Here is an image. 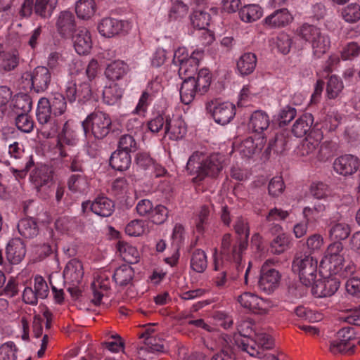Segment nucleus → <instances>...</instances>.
Masks as SVG:
<instances>
[{
    "instance_id": "nucleus-1",
    "label": "nucleus",
    "mask_w": 360,
    "mask_h": 360,
    "mask_svg": "<svg viewBox=\"0 0 360 360\" xmlns=\"http://www.w3.org/2000/svg\"><path fill=\"white\" fill-rule=\"evenodd\" d=\"M225 156L219 153L205 155L202 152L195 151L188 158L186 170L193 176V181L198 183L207 176L217 177L225 166Z\"/></svg>"
},
{
    "instance_id": "nucleus-2",
    "label": "nucleus",
    "mask_w": 360,
    "mask_h": 360,
    "mask_svg": "<svg viewBox=\"0 0 360 360\" xmlns=\"http://www.w3.org/2000/svg\"><path fill=\"white\" fill-rule=\"evenodd\" d=\"M212 76L208 69L202 68L196 77L182 82L180 89L181 101L186 105L190 104L197 94L203 95L209 89Z\"/></svg>"
},
{
    "instance_id": "nucleus-3",
    "label": "nucleus",
    "mask_w": 360,
    "mask_h": 360,
    "mask_svg": "<svg viewBox=\"0 0 360 360\" xmlns=\"http://www.w3.org/2000/svg\"><path fill=\"white\" fill-rule=\"evenodd\" d=\"M86 136H93L95 139H103L110 131L112 120L108 114L94 110L82 123Z\"/></svg>"
},
{
    "instance_id": "nucleus-4",
    "label": "nucleus",
    "mask_w": 360,
    "mask_h": 360,
    "mask_svg": "<svg viewBox=\"0 0 360 360\" xmlns=\"http://www.w3.org/2000/svg\"><path fill=\"white\" fill-rule=\"evenodd\" d=\"M292 269L299 274L301 283L305 286H311L315 283L317 276V260L307 253H297Z\"/></svg>"
},
{
    "instance_id": "nucleus-5",
    "label": "nucleus",
    "mask_w": 360,
    "mask_h": 360,
    "mask_svg": "<svg viewBox=\"0 0 360 360\" xmlns=\"http://www.w3.org/2000/svg\"><path fill=\"white\" fill-rule=\"evenodd\" d=\"M206 110L214 120L221 125L229 123L236 115V106L229 102H221L218 98L206 103Z\"/></svg>"
},
{
    "instance_id": "nucleus-6",
    "label": "nucleus",
    "mask_w": 360,
    "mask_h": 360,
    "mask_svg": "<svg viewBox=\"0 0 360 360\" xmlns=\"http://www.w3.org/2000/svg\"><path fill=\"white\" fill-rule=\"evenodd\" d=\"M137 214L143 217L149 219L153 224H162L167 219L168 210L162 205H154L148 199H142L136 206Z\"/></svg>"
},
{
    "instance_id": "nucleus-7",
    "label": "nucleus",
    "mask_w": 360,
    "mask_h": 360,
    "mask_svg": "<svg viewBox=\"0 0 360 360\" xmlns=\"http://www.w3.org/2000/svg\"><path fill=\"white\" fill-rule=\"evenodd\" d=\"M237 330L239 336L233 339V344L243 351L248 348L252 354L257 355V353L252 347L256 344L253 337L258 330L255 327L254 323L249 319L243 320L238 323Z\"/></svg>"
},
{
    "instance_id": "nucleus-8",
    "label": "nucleus",
    "mask_w": 360,
    "mask_h": 360,
    "mask_svg": "<svg viewBox=\"0 0 360 360\" xmlns=\"http://www.w3.org/2000/svg\"><path fill=\"white\" fill-rule=\"evenodd\" d=\"M51 101L46 98H41L37 104V120L44 129H48L49 134H54L60 128L58 121L52 117Z\"/></svg>"
},
{
    "instance_id": "nucleus-9",
    "label": "nucleus",
    "mask_w": 360,
    "mask_h": 360,
    "mask_svg": "<svg viewBox=\"0 0 360 360\" xmlns=\"http://www.w3.org/2000/svg\"><path fill=\"white\" fill-rule=\"evenodd\" d=\"M354 328L352 326L343 327L337 333L336 340L330 343V350L333 354L343 353L351 354L354 352V345L350 341L355 339Z\"/></svg>"
},
{
    "instance_id": "nucleus-10",
    "label": "nucleus",
    "mask_w": 360,
    "mask_h": 360,
    "mask_svg": "<svg viewBox=\"0 0 360 360\" xmlns=\"http://www.w3.org/2000/svg\"><path fill=\"white\" fill-rule=\"evenodd\" d=\"M280 279L278 271L270 268L269 262H266L261 268L258 287L261 290L269 294L278 288Z\"/></svg>"
},
{
    "instance_id": "nucleus-11",
    "label": "nucleus",
    "mask_w": 360,
    "mask_h": 360,
    "mask_svg": "<svg viewBox=\"0 0 360 360\" xmlns=\"http://www.w3.org/2000/svg\"><path fill=\"white\" fill-rule=\"evenodd\" d=\"M26 79L31 82L32 89L37 93L46 91L51 81V73L44 66H38L31 72L26 73Z\"/></svg>"
},
{
    "instance_id": "nucleus-12",
    "label": "nucleus",
    "mask_w": 360,
    "mask_h": 360,
    "mask_svg": "<svg viewBox=\"0 0 360 360\" xmlns=\"http://www.w3.org/2000/svg\"><path fill=\"white\" fill-rule=\"evenodd\" d=\"M238 301L243 308L257 314L267 313L270 307L269 302L267 300L248 292L238 296Z\"/></svg>"
},
{
    "instance_id": "nucleus-13",
    "label": "nucleus",
    "mask_w": 360,
    "mask_h": 360,
    "mask_svg": "<svg viewBox=\"0 0 360 360\" xmlns=\"http://www.w3.org/2000/svg\"><path fill=\"white\" fill-rule=\"evenodd\" d=\"M203 51H194L191 54L188 60L176 65L179 66V76L183 80V82L191 79L195 75L200 61L203 58Z\"/></svg>"
},
{
    "instance_id": "nucleus-14",
    "label": "nucleus",
    "mask_w": 360,
    "mask_h": 360,
    "mask_svg": "<svg viewBox=\"0 0 360 360\" xmlns=\"http://www.w3.org/2000/svg\"><path fill=\"white\" fill-rule=\"evenodd\" d=\"M65 96L70 103L77 101L79 103H84L92 96L89 82H84L78 86L75 83H68L65 89Z\"/></svg>"
},
{
    "instance_id": "nucleus-15",
    "label": "nucleus",
    "mask_w": 360,
    "mask_h": 360,
    "mask_svg": "<svg viewBox=\"0 0 360 360\" xmlns=\"http://www.w3.org/2000/svg\"><path fill=\"white\" fill-rule=\"evenodd\" d=\"M293 20V17L290 11L285 8L275 10L267 15L262 21L265 29H279L288 25Z\"/></svg>"
},
{
    "instance_id": "nucleus-16",
    "label": "nucleus",
    "mask_w": 360,
    "mask_h": 360,
    "mask_svg": "<svg viewBox=\"0 0 360 360\" xmlns=\"http://www.w3.org/2000/svg\"><path fill=\"white\" fill-rule=\"evenodd\" d=\"M84 276V269L82 262L77 259L70 260L63 273V285H78L82 280Z\"/></svg>"
},
{
    "instance_id": "nucleus-17",
    "label": "nucleus",
    "mask_w": 360,
    "mask_h": 360,
    "mask_svg": "<svg viewBox=\"0 0 360 360\" xmlns=\"http://www.w3.org/2000/svg\"><path fill=\"white\" fill-rule=\"evenodd\" d=\"M359 162L352 155H344L337 158L333 162L334 170L342 176L352 175L359 168Z\"/></svg>"
},
{
    "instance_id": "nucleus-18",
    "label": "nucleus",
    "mask_w": 360,
    "mask_h": 360,
    "mask_svg": "<svg viewBox=\"0 0 360 360\" xmlns=\"http://www.w3.org/2000/svg\"><path fill=\"white\" fill-rule=\"evenodd\" d=\"M58 34L64 38L70 37L76 30L75 17L68 11L60 13L56 23Z\"/></svg>"
},
{
    "instance_id": "nucleus-19",
    "label": "nucleus",
    "mask_w": 360,
    "mask_h": 360,
    "mask_svg": "<svg viewBox=\"0 0 360 360\" xmlns=\"http://www.w3.org/2000/svg\"><path fill=\"white\" fill-rule=\"evenodd\" d=\"M314 123V117L310 113H304L292 125V133L296 137H304L309 133L310 137L313 136V134H317L315 130V127H312Z\"/></svg>"
},
{
    "instance_id": "nucleus-20",
    "label": "nucleus",
    "mask_w": 360,
    "mask_h": 360,
    "mask_svg": "<svg viewBox=\"0 0 360 360\" xmlns=\"http://www.w3.org/2000/svg\"><path fill=\"white\" fill-rule=\"evenodd\" d=\"M253 338L256 344L252 347L257 353V355L252 354L248 348L244 351L248 353L251 356L262 359L264 356V351L271 349L274 346V340L272 337L263 330H257Z\"/></svg>"
},
{
    "instance_id": "nucleus-21",
    "label": "nucleus",
    "mask_w": 360,
    "mask_h": 360,
    "mask_svg": "<svg viewBox=\"0 0 360 360\" xmlns=\"http://www.w3.org/2000/svg\"><path fill=\"white\" fill-rule=\"evenodd\" d=\"M187 128L181 117H166L165 133L172 140L182 139L186 134Z\"/></svg>"
},
{
    "instance_id": "nucleus-22",
    "label": "nucleus",
    "mask_w": 360,
    "mask_h": 360,
    "mask_svg": "<svg viewBox=\"0 0 360 360\" xmlns=\"http://www.w3.org/2000/svg\"><path fill=\"white\" fill-rule=\"evenodd\" d=\"M220 350L210 360H236L233 338L228 334H221L219 338Z\"/></svg>"
},
{
    "instance_id": "nucleus-23",
    "label": "nucleus",
    "mask_w": 360,
    "mask_h": 360,
    "mask_svg": "<svg viewBox=\"0 0 360 360\" xmlns=\"http://www.w3.org/2000/svg\"><path fill=\"white\" fill-rule=\"evenodd\" d=\"M0 39V74L14 70L19 65L20 55L17 50L5 51Z\"/></svg>"
},
{
    "instance_id": "nucleus-24",
    "label": "nucleus",
    "mask_w": 360,
    "mask_h": 360,
    "mask_svg": "<svg viewBox=\"0 0 360 360\" xmlns=\"http://www.w3.org/2000/svg\"><path fill=\"white\" fill-rule=\"evenodd\" d=\"M73 44L76 52L79 55L88 54L92 48L90 32L86 28H81L72 36Z\"/></svg>"
},
{
    "instance_id": "nucleus-25",
    "label": "nucleus",
    "mask_w": 360,
    "mask_h": 360,
    "mask_svg": "<svg viewBox=\"0 0 360 360\" xmlns=\"http://www.w3.org/2000/svg\"><path fill=\"white\" fill-rule=\"evenodd\" d=\"M313 290L319 297H330L335 294L340 287V281L336 278H325L323 280H315Z\"/></svg>"
},
{
    "instance_id": "nucleus-26",
    "label": "nucleus",
    "mask_w": 360,
    "mask_h": 360,
    "mask_svg": "<svg viewBox=\"0 0 360 360\" xmlns=\"http://www.w3.org/2000/svg\"><path fill=\"white\" fill-rule=\"evenodd\" d=\"M25 245L20 238L11 240L6 248V255L11 264H18L25 256Z\"/></svg>"
},
{
    "instance_id": "nucleus-27",
    "label": "nucleus",
    "mask_w": 360,
    "mask_h": 360,
    "mask_svg": "<svg viewBox=\"0 0 360 360\" xmlns=\"http://www.w3.org/2000/svg\"><path fill=\"white\" fill-rule=\"evenodd\" d=\"M30 179L39 191L52 181V170L47 165H37L32 172Z\"/></svg>"
},
{
    "instance_id": "nucleus-28",
    "label": "nucleus",
    "mask_w": 360,
    "mask_h": 360,
    "mask_svg": "<svg viewBox=\"0 0 360 360\" xmlns=\"http://www.w3.org/2000/svg\"><path fill=\"white\" fill-rule=\"evenodd\" d=\"M264 144V136L257 139L248 137L241 142L238 150L242 156L250 158L254 154L259 153L262 150Z\"/></svg>"
},
{
    "instance_id": "nucleus-29",
    "label": "nucleus",
    "mask_w": 360,
    "mask_h": 360,
    "mask_svg": "<svg viewBox=\"0 0 360 360\" xmlns=\"http://www.w3.org/2000/svg\"><path fill=\"white\" fill-rule=\"evenodd\" d=\"M123 29L122 21L112 18H105L98 25L99 33L105 37H112L118 34Z\"/></svg>"
},
{
    "instance_id": "nucleus-30",
    "label": "nucleus",
    "mask_w": 360,
    "mask_h": 360,
    "mask_svg": "<svg viewBox=\"0 0 360 360\" xmlns=\"http://www.w3.org/2000/svg\"><path fill=\"white\" fill-rule=\"evenodd\" d=\"M114 202L105 196H98L91 203L90 209L96 214L102 217H110L114 212Z\"/></svg>"
},
{
    "instance_id": "nucleus-31",
    "label": "nucleus",
    "mask_w": 360,
    "mask_h": 360,
    "mask_svg": "<svg viewBox=\"0 0 360 360\" xmlns=\"http://www.w3.org/2000/svg\"><path fill=\"white\" fill-rule=\"evenodd\" d=\"M257 63V58L255 53H245L237 60V70L242 76L249 75L255 70Z\"/></svg>"
},
{
    "instance_id": "nucleus-32",
    "label": "nucleus",
    "mask_w": 360,
    "mask_h": 360,
    "mask_svg": "<svg viewBox=\"0 0 360 360\" xmlns=\"http://www.w3.org/2000/svg\"><path fill=\"white\" fill-rule=\"evenodd\" d=\"M248 125L252 131L262 133L269 126V117L265 112L256 110L252 114Z\"/></svg>"
},
{
    "instance_id": "nucleus-33",
    "label": "nucleus",
    "mask_w": 360,
    "mask_h": 360,
    "mask_svg": "<svg viewBox=\"0 0 360 360\" xmlns=\"http://www.w3.org/2000/svg\"><path fill=\"white\" fill-rule=\"evenodd\" d=\"M131 158L130 154L122 150H116L110 158V165L117 171H125L130 167Z\"/></svg>"
},
{
    "instance_id": "nucleus-34",
    "label": "nucleus",
    "mask_w": 360,
    "mask_h": 360,
    "mask_svg": "<svg viewBox=\"0 0 360 360\" xmlns=\"http://www.w3.org/2000/svg\"><path fill=\"white\" fill-rule=\"evenodd\" d=\"M291 247V238L286 233L276 236L270 243L269 250L274 255H281Z\"/></svg>"
},
{
    "instance_id": "nucleus-35",
    "label": "nucleus",
    "mask_w": 360,
    "mask_h": 360,
    "mask_svg": "<svg viewBox=\"0 0 360 360\" xmlns=\"http://www.w3.org/2000/svg\"><path fill=\"white\" fill-rule=\"evenodd\" d=\"M117 250L120 252L123 260L129 264H136L139 260V253L138 250L124 241H119L117 243Z\"/></svg>"
},
{
    "instance_id": "nucleus-36",
    "label": "nucleus",
    "mask_w": 360,
    "mask_h": 360,
    "mask_svg": "<svg viewBox=\"0 0 360 360\" xmlns=\"http://www.w3.org/2000/svg\"><path fill=\"white\" fill-rule=\"evenodd\" d=\"M58 0H35L34 12L43 18H49L55 8L56 7Z\"/></svg>"
},
{
    "instance_id": "nucleus-37",
    "label": "nucleus",
    "mask_w": 360,
    "mask_h": 360,
    "mask_svg": "<svg viewBox=\"0 0 360 360\" xmlns=\"http://www.w3.org/2000/svg\"><path fill=\"white\" fill-rule=\"evenodd\" d=\"M19 233L25 238H33L37 236L39 229L35 220L32 218H25L18 224Z\"/></svg>"
},
{
    "instance_id": "nucleus-38",
    "label": "nucleus",
    "mask_w": 360,
    "mask_h": 360,
    "mask_svg": "<svg viewBox=\"0 0 360 360\" xmlns=\"http://www.w3.org/2000/svg\"><path fill=\"white\" fill-rule=\"evenodd\" d=\"M191 268L197 273H202L207 266V255L201 249L194 250L191 255Z\"/></svg>"
},
{
    "instance_id": "nucleus-39",
    "label": "nucleus",
    "mask_w": 360,
    "mask_h": 360,
    "mask_svg": "<svg viewBox=\"0 0 360 360\" xmlns=\"http://www.w3.org/2000/svg\"><path fill=\"white\" fill-rule=\"evenodd\" d=\"M134 270L126 264L118 267L114 272L112 278L115 282L120 286H125L128 285L133 279Z\"/></svg>"
},
{
    "instance_id": "nucleus-40",
    "label": "nucleus",
    "mask_w": 360,
    "mask_h": 360,
    "mask_svg": "<svg viewBox=\"0 0 360 360\" xmlns=\"http://www.w3.org/2000/svg\"><path fill=\"white\" fill-rule=\"evenodd\" d=\"M127 72V66L122 61H114L108 65L105 74L106 77L112 81L122 79Z\"/></svg>"
},
{
    "instance_id": "nucleus-41",
    "label": "nucleus",
    "mask_w": 360,
    "mask_h": 360,
    "mask_svg": "<svg viewBox=\"0 0 360 360\" xmlns=\"http://www.w3.org/2000/svg\"><path fill=\"white\" fill-rule=\"evenodd\" d=\"M78 18L86 20L91 18L96 11V4L94 0H79L75 6Z\"/></svg>"
},
{
    "instance_id": "nucleus-42",
    "label": "nucleus",
    "mask_w": 360,
    "mask_h": 360,
    "mask_svg": "<svg viewBox=\"0 0 360 360\" xmlns=\"http://www.w3.org/2000/svg\"><path fill=\"white\" fill-rule=\"evenodd\" d=\"M330 41L328 35L321 33L311 43L313 55L321 58L330 48Z\"/></svg>"
},
{
    "instance_id": "nucleus-43",
    "label": "nucleus",
    "mask_w": 360,
    "mask_h": 360,
    "mask_svg": "<svg viewBox=\"0 0 360 360\" xmlns=\"http://www.w3.org/2000/svg\"><path fill=\"white\" fill-rule=\"evenodd\" d=\"M262 15V9L255 4L245 6L239 11L240 18L245 22L256 21Z\"/></svg>"
},
{
    "instance_id": "nucleus-44",
    "label": "nucleus",
    "mask_w": 360,
    "mask_h": 360,
    "mask_svg": "<svg viewBox=\"0 0 360 360\" xmlns=\"http://www.w3.org/2000/svg\"><path fill=\"white\" fill-rule=\"evenodd\" d=\"M327 206L322 202L314 203L312 207H305L303 209V214L307 222L316 221L323 217Z\"/></svg>"
},
{
    "instance_id": "nucleus-45",
    "label": "nucleus",
    "mask_w": 360,
    "mask_h": 360,
    "mask_svg": "<svg viewBox=\"0 0 360 360\" xmlns=\"http://www.w3.org/2000/svg\"><path fill=\"white\" fill-rule=\"evenodd\" d=\"M122 96V90L116 84L105 86L103 91L104 103L112 105L117 103Z\"/></svg>"
},
{
    "instance_id": "nucleus-46",
    "label": "nucleus",
    "mask_w": 360,
    "mask_h": 360,
    "mask_svg": "<svg viewBox=\"0 0 360 360\" xmlns=\"http://www.w3.org/2000/svg\"><path fill=\"white\" fill-rule=\"evenodd\" d=\"M345 262L344 257H338L333 259L323 258L321 261L320 266L328 270L330 275H336L340 271H342Z\"/></svg>"
},
{
    "instance_id": "nucleus-47",
    "label": "nucleus",
    "mask_w": 360,
    "mask_h": 360,
    "mask_svg": "<svg viewBox=\"0 0 360 360\" xmlns=\"http://www.w3.org/2000/svg\"><path fill=\"white\" fill-rule=\"evenodd\" d=\"M32 109V99L26 94L17 95L13 100V110L18 114L28 113Z\"/></svg>"
},
{
    "instance_id": "nucleus-48",
    "label": "nucleus",
    "mask_w": 360,
    "mask_h": 360,
    "mask_svg": "<svg viewBox=\"0 0 360 360\" xmlns=\"http://www.w3.org/2000/svg\"><path fill=\"white\" fill-rule=\"evenodd\" d=\"M350 227L346 223H335L332 224L329 230V236L331 240H345L350 234Z\"/></svg>"
},
{
    "instance_id": "nucleus-49",
    "label": "nucleus",
    "mask_w": 360,
    "mask_h": 360,
    "mask_svg": "<svg viewBox=\"0 0 360 360\" xmlns=\"http://www.w3.org/2000/svg\"><path fill=\"white\" fill-rule=\"evenodd\" d=\"M210 15L207 12L200 9L195 10L191 15L193 26L199 30L206 29L210 25Z\"/></svg>"
},
{
    "instance_id": "nucleus-50",
    "label": "nucleus",
    "mask_w": 360,
    "mask_h": 360,
    "mask_svg": "<svg viewBox=\"0 0 360 360\" xmlns=\"http://www.w3.org/2000/svg\"><path fill=\"white\" fill-rule=\"evenodd\" d=\"M321 33L320 29L307 23L303 24L297 30V35L311 44Z\"/></svg>"
},
{
    "instance_id": "nucleus-51",
    "label": "nucleus",
    "mask_w": 360,
    "mask_h": 360,
    "mask_svg": "<svg viewBox=\"0 0 360 360\" xmlns=\"http://www.w3.org/2000/svg\"><path fill=\"white\" fill-rule=\"evenodd\" d=\"M68 189L72 193H82L86 186L85 176L82 174H72L68 180Z\"/></svg>"
},
{
    "instance_id": "nucleus-52",
    "label": "nucleus",
    "mask_w": 360,
    "mask_h": 360,
    "mask_svg": "<svg viewBox=\"0 0 360 360\" xmlns=\"http://www.w3.org/2000/svg\"><path fill=\"white\" fill-rule=\"evenodd\" d=\"M139 145L134 136L131 134L122 135L118 141V148L122 151L127 152L129 154L135 152L138 149Z\"/></svg>"
},
{
    "instance_id": "nucleus-53",
    "label": "nucleus",
    "mask_w": 360,
    "mask_h": 360,
    "mask_svg": "<svg viewBox=\"0 0 360 360\" xmlns=\"http://www.w3.org/2000/svg\"><path fill=\"white\" fill-rule=\"evenodd\" d=\"M15 122L17 128L24 133H30L34 129V121L28 113L18 114Z\"/></svg>"
},
{
    "instance_id": "nucleus-54",
    "label": "nucleus",
    "mask_w": 360,
    "mask_h": 360,
    "mask_svg": "<svg viewBox=\"0 0 360 360\" xmlns=\"http://www.w3.org/2000/svg\"><path fill=\"white\" fill-rule=\"evenodd\" d=\"M188 7L182 1L176 0L173 2L169 13L170 20H176L184 18L188 13Z\"/></svg>"
},
{
    "instance_id": "nucleus-55",
    "label": "nucleus",
    "mask_w": 360,
    "mask_h": 360,
    "mask_svg": "<svg viewBox=\"0 0 360 360\" xmlns=\"http://www.w3.org/2000/svg\"><path fill=\"white\" fill-rule=\"evenodd\" d=\"M342 16L347 22H355L360 19V6L351 4L342 10Z\"/></svg>"
},
{
    "instance_id": "nucleus-56",
    "label": "nucleus",
    "mask_w": 360,
    "mask_h": 360,
    "mask_svg": "<svg viewBox=\"0 0 360 360\" xmlns=\"http://www.w3.org/2000/svg\"><path fill=\"white\" fill-rule=\"evenodd\" d=\"M343 84L335 75L330 77L326 86V93L329 98H335L342 91Z\"/></svg>"
},
{
    "instance_id": "nucleus-57",
    "label": "nucleus",
    "mask_w": 360,
    "mask_h": 360,
    "mask_svg": "<svg viewBox=\"0 0 360 360\" xmlns=\"http://www.w3.org/2000/svg\"><path fill=\"white\" fill-rule=\"evenodd\" d=\"M18 348L13 342L9 341L0 346V360H16Z\"/></svg>"
},
{
    "instance_id": "nucleus-58",
    "label": "nucleus",
    "mask_w": 360,
    "mask_h": 360,
    "mask_svg": "<svg viewBox=\"0 0 360 360\" xmlns=\"http://www.w3.org/2000/svg\"><path fill=\"white\" fill-rule=\"evenodd\" d=\"M146 347H141V350L147 352L159 353L164 352L163 341L160 338L148 336L145 340Z\"/></svg>"
},
{
    "instance_id": "nucleus-59",
    "label": "nucleus",
    "mask_w": 360,
    "mask_h": 360,
    "mask_svg": "<svg viewBox=\"0 0 360 360\" xmlns=\"http://www.w3.org/2000/svg\"><path fill=\"white\" fill-rule=\"evenodd\" d=\"M58 145H60V155L63 158H68V154L65 148V146H72L77 143V139H75L73 132L65 134H58Z\"/></svg>"
},
{
    "instance_id": "nucleus-60",
    "label": "nucleus",
    "mask_w": 360,
    "mask_h": 360,
    "mask_svg": "<svg viewBox=\"0 0 360 360\" xmlns=\"http://www.w3.org/2000/svg\"><path fill=\"white\" fill-rule=\"evenodd\" d=\"M312 137H314L316 139L314 142H311L309 139H306L302 144L300 148V153L302 155H309L314 153L319 146L318 142L322 139L323 135L321 131H317V134L313 135Z\"/></svg>"
},
{
    "instance_id": "nucleus-61",
    "label": "nucleus",
    "mask_w": 360,
    "mask_h": 360,
    "mask_svg": "<svg viewBox=\"0 0 360 360\" xmlns=\"http://www.w3.org/2000/svg\"><path fill=\"white\" fill-rule=\"evenodd\" d=\"M51 106L54 115H61L67 109L65 97L61 94H55L51 100Z\"/></svg>"
},
{
    "instance_id": "nucleus-62",
    "label": "nucleus",
    "mask_w": 360,
    "mask_h": 360,
    "mask_svg": "<svg viewBox=\"0 0 360 360\" xmlns=\"http://www.w3.org/2000/svg\"><path fill=\"white\" fill-rule=\"evenodd\" d=\"M136 165L142 169H148L155 165V161L148 152L139 151L136 153L134 159Z\"/></svg>"
},
{
    "instance_id": "nucleus-63",
    "label": "nucleus",
    "mask_w": 360,
    "mask_h": 360,
    "mask_svg": "<svg viewBox=\"0 0 360 360\" xmlns=\"http://www.w3.org/2000/svg\"><path fill=\"white\" fill-rule=\"evenodd\" d=\"M145 231L144 221L134 219L130 221L125 228V232L130 236H139Z\"/></svg>"
},
{
    "instance_id": "nucleus-64",
    "label": "nucleus",
    "mask_w": 360,
    "mask_h": 360,
    "mask_svg": "<svg viewBox=\"0 0 360 360\" xmlns=\"http://www.w3.org/2000/svg\"><path fill=\"white\" fill-rule=\"evenodd\" d=\"M297 114V110L295 108L286 105L282 108L278 115V120L279 121L280 126H285L288 124L291 120H292Z\"/></svg>"
}]
</instances>
